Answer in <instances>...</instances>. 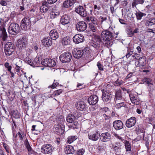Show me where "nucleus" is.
<instances>
[{"label": "nucleus", "instance_id": "nucleus-5", "mask_svg": "<svg viewBox=\"0 0 155 155\" xmlns=\"http://www.w3.org/2000/svg\"><path fill=\"white\" fill-rule=\"evenodd\" d=\"M101 91L102 94V99L103 101L107 104L110 103L113 97L112 94L104 89H103Z\"/></svg>", "mask_w": 155, "mask_h": 155}, {"label": "nucleus", "instance_id": "nucleus-55", "mask_svg": "<svg viewBox=\"0 0 155 155\" xmlns=\"http://www.w3.org/2000/svg\"><path fill=\"white\" fill-rule=\"evenodd\" d=\"M97 66L99 70H100L103 71L104 70L103 65L99 62H97Z\"/></svg>", "mask_w": 155, "mask_h": 155}, {"label": "nucleus", "instance_id": "nucleus-9", "mask_svg": "<svg viewBox=\"0 0 155 155\" xmlns=\"http://www.w3.org/2000/svg\"><path fill=\"white\" fill-rule=\"evenodd\" d=\"M101 38L104 40H111L113 38L112 33L109 31L105 30L103 31L101 33Z\"/></svg>", "mask_w": 155, "mask_h": 155}, {"label": "nucleus", "instance_id": "nucleus-2", "mask_svg": "<svg viewBox=\"0 0 155 155\" xmlns=\"http://www.w3.org/2000/svg\"><path fill=\"white\" fill-rule=\"evenodd\" d=\"M8 31L9 34L13 35H16L20 31V26L16 23H11L9 26Z\"/></svg>", "mask_w": 155, "mask_h": 155}, {"label": "nucleus", "instance_id": "nucleus-15", "mask_svg": "<svg viewBox=\"0 0 155 155\" xmlns=\"http://www.w3.org/2000/svg\"><path fill=\"white\" fill-rule=\"evenodd\" d=\"M84 40V37L81 34H76L73 38V42L76 44L81 43Z\"/></svg>", "mask_w": 155, "mask_h": 155}, {"label": "nucleus", "instance_id": "nucleus-47", "mask_svg": "<svg viewBox=\"0 0 155 155\" xmlns=\"http://www.w3.org/2000/svg\"><path fill=\"white\" fill-rule=\"evenodd\" d=\"M85 150L83 148H81L77 150L76 153L78 155H83L84 153Z\"/></svg>", "mask_w": 155, "mask_h": 155}, {"label": "nucleus", "instance_id": "nucleus-10", "mask_svg": "<svg viewBox=\"0 0 155 155\" xmlns=\"http://www.w3.org/2000/svg\"><path fill=\"white\" fill-rule=\"evenodd\" d=\"M41 64L45 67H54L56 64L55 61L51 58L45 59L41 62Z\"/></svg>", "mask_w": 155, "mask_h": 155}, {"label": "nucleus", "instance_id": "nucleus-54", "mask_svg": "<svg viewBox=\"0 0 155 155\" xmlns=\"http://www.w3.org/2000/svg\"><path fill=\"white\" fill-rule=\"evenodd\" d=\"M63 5L64 7V8H68L71 7L70 4H69V3H68V2L67 0L63 2Z\"/></svg>", "mask_w": 155, "mask_h": 155}, {"label": "nucleus", "instance_id": "nucleus-8", "mask_svg": "<svg viewBox=\"0 0 155 155\" xmlns=\"http://www.w3.org/2000/svg\"><path fill=\"white\" fill-rule=\"evenodd\" d=\"M53 150V147L50 144H45L42 146L41 148V152L45 154L51 153Z\"/></svg>", "mask_w": 155, "mask_h": 155}, {"label": "nucleus", "instance_id": "nucleus-12", "mask_svg": "<svg viewBox=\"0 0 155 155\" xmlns=\"http://www.w3.org/2000/svg\"><path fill=\"white\" fill-rule=\"evenodd\" d=\"M76 107L77 109L81 111L86 110L87 107L85 103L83 101H78L75 104Z\"/></svg>", "mask_w": 155, "mask_h": 155}, {"label": "nucleus", "instance_id": "nucleus-42", "mask_svg": "<svg viewBox=\"0 0 155 155\" xmlns=\"http://www.w3.org/2000/svg\"><path fill=\"white\" fill-rule=\"evenodd\" d=\"M17 135L18 136L19 140H23V137L24 138V136H26V134H25L23 132L21 133L20 132H18L17 133Z\"/></svg>", "mask_w": 155, "mask_h": 155}, {"label": "nucleus", "instance_id": "nucleus-64", "mask_svg": "<svg viewBox=\"0 0 155 155\" xmlns=\"http://www.w3.org/2000/svg\"><path fill=\"white\" fill-rule=\"evenodd\" d=\"M77 87L79 89H81L83 88L84 85L83 84L78 83Z\"/></svg>", "mask_w": 155, "mask_h": 155}, {"label": "nucleus", "instance_id": "nucleus-3", "mask_svg": "<svg viewBox=\"0 0 155 155\" xmlns=\"http://www.w3.org/2000/svg\"><path fill=\"white\" fill-rule=\"evenodd\" d=\"M28 39L25 36H23L19 39L17 41V45L20 50L21 51H24L28 45Z\"/></svg>", "mask_w": 155, "mask_h": 155}, {"label": "nucleus", "instance_id": "nucleus-50", "mask_svg": "<svg viewBox=\"0 0 155 155\" xmlns=\"http://www.w3.org/2000/svg\"><path fill=\"white\" fill-rule=\"evenodd\" d=\"M90 19L91 20L90 21H91L92 23H91L92 24L97 25V19L96 18L94 17H90Z\"/></svg>", "mask_w": 155, "mask_h": 155}, {"label": "nucleus", "instance_id": "nucleus-39", "mask_svg": "<svg viewBox=\"0 0 155 155\" xmlns=\"http://www.w3.org/2000/svg\"><path fill=\"white\" fill-rule=\"evenodd\" d=\"M101 19V23H102L104 21H106L107 19H109L110 17L107 15L104 14L100 17Z\"/></svg>", "mask_w": 155, "mask_h": 155}, {"label": "nucleus", "instance_id": "nucleus-43", "mask_svg": "<svg viewBox=\"0 0 155 155\" xmlns=\"http://www.w3.org/2000/svg\"><path fill=\"white\" fill-rule=\"evenodd\" d=\"M83 54H88L90 53V48L88 47H85L82 50Z\"/></svg>", "mask_w": 155, "mask_h": 155}, {"label": "nucleus", "instance_id": "nucleus-51", "mask_svg": "<svg viewBox=\"0 0 155 155\" xmlns=\"http://www.w3.org/2000/svg\"><path fill=\"white\" fill-rule=\"evenodd\" d=\"M48 8L47 6H41L40 7V11L41 12H45L48 10Z\"/></svg>", "mask_w": 155, "mask_h": 155}, {"label": "nucleus", "instance_id": "nucleus-29", "mask_svg": "<svg viewBox=\"0 0 155 155\" xmlns=\"http://www.w3.org/2000/svg\"><path fill=\"white\" fill-rule=\"evenodd\" d=\"M82 53V50H76V51H74V52H73V54L75 58H79L81 57L82 55H83Z\"/></svg>", "mask_w": 155, "mask_h": 155}, {"label": "nucleus", "instance_id": "nucleus-6", "mask_svg": "<svg viewBox=\"0 0 155 155\" xmlns=\"http://www.w3.org/2000/svg\"><path fill=\"white\" fill-rule=\"evenodd\" d=\"M15 51L13 44L11 42H8L5 45L4 52L7 56L11 55Z\"/></svg>", "mask_w": 155, "mask_h": 155}, {"label": "nucleus", "instance_id": "nucleus-23", "mask_svg": "<svg viewBox=\"0 0 155 155\" xmlns=\"http://www.w3.org/2000/svg\"><path fill=\"white\" fill-rule=\"evenodd\" d=\"M70 18L67 14H65L61 16L60 22L64 25H68L70 24Z\"/></svg>", "mask_w": 155, "mask_h": 155}, {"label": "nucleus", "instance_id": "nucleus-30", "mask_svg": "<svg viewBox=\"0 0 155 155\" xmlns=\"http://www.w3.org/2000/svg\"><path fill=\"white\" fill-rule=\"evenodd\" d=\"M75 151L73 147L68 145L66 147L65 152L67 154L73 153H74Z\"/></svg>", "mask_w": 155, "mask_h": 155}, {"label": "nucleus", "instance_id": "nucleus-59", "mask_svg": "<svg viewBox=\"0 0 155 155\" xmlns=\"http://www.w3.org/2000/svg\"><path fill=\"white\" fill-rule=\"evenodd\" d=\"M71 6H72L75 3L76 0H67Z\"/></svg>", "mask_w": 155, "mask_h": 155}, {"label": "nucleus", "instance_id": "nucleus-49", "mask_svg": "<svg viewBox=\"0 0 155 155\" xmlns=\"http://www.w3.org/2000/svg\"><path fill=\"white\" fill-rule=\"evenodd\" d=\"M106 42L105 43V45L107 48H109L112 46L113 45V42L111 40L105 41Z\"/></svg>", "mask_w": 155, "mask_h": 155}, {"label": "nucleus", "instance_id": "nucleus-45", "mask_svg": "<svg viewBox=\"0 0 155 155\" xmlns=\"http://www.w3.org/2000/svg\"><path fill=\"white\" fill-rule=\"evenodd\" d=\"M143 13L140 12H136V15L137 20H140L142 17L143 16Z\"/></svg>", "mask_w": 155, "mask_h": 155}, {"label": "nucleus", "instance_id": "nucleus-21", "mask_svg": "<svg viewBox=\"0 0 155 155\" xmlns=\"http://www.w3.org/2000/svg\"><path fill=\"white\" fill-rule=\"evenodd\" d=\"M0 38H1L4 41H5L7 38L8 36L5 28L2 26H0Z\"/></svg>", "mask_w": 155, "mask_h": 155}, {"label": "nucleus", "instance_id": "nucleus-61", "mask_svg": "<svg viewBox=\"0 0 155 155\" xmlns=\"http://www.w3.org/2000/svg\"><path fill=\"white\" fill-rule=\"evenodd\" d=\"M3 145L6 152L8 153H9V150L8 145L5 143H3Z\"/></svg>", "mask_w": 155, "mask_h": 155}, {"label": "nucleus", "instance_id": "nucleus-36", "mask_svg": "<svg viewBox=\"0 0 155 155\" xmlns=\"http://www.w3.org/2000/svg\"><path fill=\"white\" fill-rule=\"evenodd\" d=\"M124 144L126 150L127 151H131V144L127 140H125L124 142L123 143Z\"/></svg>", "mask_w": 155, "mask_h": 155}, {"label": "nucleus", "instance_id": "nucleus-37", "mask_svg": "<svg viewBox=\"0 0 155 155\" xmlns=\"http://www.w3.org/2000/svg\"><path fill=\"white\" fill-rule=\"evenodd\" d=\"M119 102L120 101H118L117 103H115L116 104L115 107L117 109H120L122 107H126V105L125 102Z\"/></svg>", "mask_w": 155, "mask_h": 155}, {"label": "nucleus", "instance_id": "nucleus-11", "mask_svg": "<svg viewBox=\"0 0 155 155\" xmlns=\"http://www.w3.org/2000/svg\"><path fill=\"white\" fill-rule=\"evenodd\" d=\"M75 12L82 17H86L87 12L86 9L82 6L79 5L75 8Z\"/></svg>", "mask_w": 155, "mask_h": 155}, {"label": "nucleus", "instance_id": "nucleus-41", "mask_svg": "<svg viewBox=\"0 0 155 155\" xmlns=\"http://www.w3.org/2000/svg\"><path fill=\"white\" fill-rule=\"evenodd\" d=\"M40 58L39 57L38 58H36L34 61V63L33 64H34L35 66H38L41 63V60L39 59Z\"/></svg>", "mask_w": 155, "mask_h": 155}, {"label": "nucleus", "instance_id": "nucleus-46", "mask_svg": "<svg viewBox=\"0 0 155 155\" xmlns=\"http://www.w3.org/2000/svg\"><path fill=\"white\" fill-rule=\"evenodd\" d=\"M62 89H59L54 91L52 95L54 96H58L62 92Z\"/></svg>", "mask_w": 155, "mask_h": 155}, {"label": "nucleus", "instance_id": "nucleus-62", "mask_svg": "<svg viewBox=\"0 0 155 155\" xmlns=\"http://www.w3.org/2000/svg\"><path fill=\"white\" fill-rule=\"evenodd\" d=\"M57 0H47V2L48 4H52L57 1Z\"/></svg>", "mask_w": 155, "mask_h": 155}, {"label": "nucleus", "instance_id": "nucleus-40", "mask_svg": "<svg viewBox=\"0 0 155 155\" xmlns=\"http://www.w3.org/2000/svg\"><path fill=\"white\" fill-rule=\"evenodd\" d=\"M144 81L145 83L147 84L148 86L151 87L153 85V84L151 80L148 78H146L144 79Z\"/></svg>", "mask_w": 155, "mask_h": 155}, {"label": "nucleus", "instance_id": "nucleus-14", "mask_svg": "<svg viewBox=\"0 0 155 155\" xmlns=\"http://www.w3.org/2000/svg\"><path fill=\"white\" fill-rule=\"evenodd\" d=\"M76 27L78 31H83L86 29L87 25L85 22L81 21L78 22Z\"/></svg>", "mask_w": 155, "mask_h": 155}, {"label": "nucleus", "instance_id": "nucleus-60", "mask_svg": "<svg viewBox=\"0 0 155 155\" xmlns=\"http://www.w3.org/2000/svg\"><path fill=\"white\" fill-rule=\"evenodd\" d=\"M0 4L2 6H6L7 3L6 1L3 0H0Z\"/></svg>", "mask_w": 155, "mask_h": 155}, {"label": "nucleus", "instance_id": "nucleus-33", "mask_svg": "<svg viewBox=\"0 0 155 155\" xmlns=\"http://www.w3.org/2000/svg\"><path fill=\"white\" fill-rule=\"evenodd\" d=\"M67 121L68 122L70 123H72L74 122L75 119V117L72 114H69L66 118Z\"/></svg>", "mask_w": 155, "mask_h": 155}, {"label": "nucleus", "instance_id": "nucleus-57", "mask_svg": "<svg viewBox=\"0 0 155 155\" xmlns=\"http://www.w3.org/2000/svg\"><path fill=\"white\" fill-rule=\"evenodd\" d=\"M115 136L117 138L119 139L123 143L124 142L125 140H124V139L122 138L121 137H120V136L118 134H115Z\"/></svg>", "mask_w": 155, "mask_h": 155}, {"label": "nucleus", "instance_id": "nucleus-24", "mask_svg": "<svg viewBox=\"0 0 155 155\" xmlns=\"http://www.w3.org/2000/svg\"><path fill=\"white\" fill-rule=\"evenodd\" d=\"M41 42L43 45L46 47H48L52 44V39L49 37L44 38Z\"/></svg>", "mask_w": 155, "mask_h": 155}, {"label": "nucleus", "instance_id": "nucleus-17", "mask_svg": "<svg viewBox=\"0 0 155 155\" xmlns=\"http://www.w3.org/2000/svg\"><path fill=\"white\" fill-rule=\"evenodd\" d=\"M89 139L93 141H97L100 137L99 131H96L93 133H90L88 135Z\"/></svg>", "mask_w": 155, "mask_h": 155}, {"label": "nucleus", "instance_id": "nucleus-18", "mask_svg": "<svg viewBox=\"0 0 155 155\" xmlns=\"http://www.w3.org/2000/svg\"><path fill=\"white\" fill-rule=\"evenodd\" d=\"M113 126L116 130H120L123 127V124L122 122L120 120L114 121L113 123Z\"/></svg>", "mask_w": 155, "mask_h": 155}, {"label": "nucleus", "instance_id": "nucleus-48", "mask_svg": "<svg viewBox=\"0 0 155 155\" xmlns=\"http://www.w3.org/2000/svg\"><path fill=\"white\" fill-rule=\"evenodd\" d=\"M56 81L54 80L53 83L51 85L49 86L48 88L51 87L52 89L55 88L59 84V83L58 82H56Z\"/></svg>", "mask_w": 155, "mask_h": 155}, {"label": "nucleus", "instance_id": "nucleus-58", "mask_svg": "<svg viewBox=\"0 0 155 155\" xmlns=\"http://www.w3.org/2000/svg\"><path fill=\"white\" fill-rule=\"evenodd\" d=\"M134 51H130L129 52H127V53L126 55V58H129L132 55L134 54Z\"/></svg>", "mask_w": 155, "mask_h": 155}, {"label": "nucleus", "instance_id": "nucleus-16", "mask_svg": "<svg viewBox=\"0 0 155 155\" xmlns=\"http://www.w3.org/2000/svg\"><path fill=\"white\" fill-rule=\"evenodd\" d=\"M129 96L131 101L133 104L137 105L140 104V101L137 95L130 93Z\"/></svg>", "mask_w": 155, "mask_h": 155}, {"label": "nucleus", "instance_id": "nucleus-19", "mask_svg": "<svg viewBox=\"0 0 155 155\" xmlns=\"http://www.w3.org/2000/svg\"><path fill=\"white\" fill-rule=\"evenodd\" d=\"M111 139V135L108 132L102 133L100 135V139L103 142H106L109 141Z\"/></svg>", "mask_w": 155, "mask_h": 155}, {"label": "nucleus", "instance_id": "nucleus-63", "mask_svg": "<svg viewBox=\"0 0 155 155\" xmlns=\"http://www.w3.org/2000/svg\"><path fill=\"white\" fill-rule=\"evenodd\" d=\"M127 31V34L129 36H131L134 35V33L131 29H128Z\"/></svg>", "mask_w": 155, "mask_h": 155}, {"label": "nucleus", "instance_id": "nucleus-26", "mask_svg": "<svg viewBox=\"0 0 155 155\" xmlns=\"http://www.w3.org/2000/svg\"><path fill=\"white\" fill-rule=\"evenodd\" d=\"M138 64L140 67H146L147 61L145 56H143L139 58L138 59Z\"/></svg>", "mask_w": 155, "mask_h": 155}, {"label": "nucleus", "instance_id": "nucleus-22", "mask_svg": "<svg viewBox=\"0 0 155 155\" xmlns=\"http://www.w3.org/2000/svg\"><path fill=\"white\" fill-rule=\"evenodd\" d=\"M123 99L122 96V91L121 90H118L115 91V95L114 100L115 103H117Z\"/></svg>", "mask_w": 155, "mask_h": 155}, {"label": "nucleus", "instance_id": "nucleus-31", "mask_svg": "<svg viewBox=\"0 0 155 155\" xmlns=\"http://www.w3.org/2000/svg\"><path fill=\"white\" fill-rule=\"evenodd\" d=\"M24 142L25 145L28 152L31 153H32L33 151L32 150L31 147L30 146V144L28 142V140L26 138L24 141Z\"/></svg>", "mask_w": 155, "mask_h": 155}, {"label": "nucleus", "instance_id": "nucleus-35", "mask_svg": "<svg viewBox=\"0 0 155 155\" xmlns=\"http://www.w3.org/2000/svg\"><path fill=\"white\" fill-rule=\"evenodd\" d=\"M78 138V136H69L67 139V142L69 143L73 142Z\"/></svg>", "mask_w": 155, "mask_h": 155}, {"label": "nucleus", "instance_id": "nucleus-52", "mask_svg": "<svg viewBox=\"0 0 155 155\" xmlns=\"http://www.w3.org/2000/svg\"><path fill=\"white\" fill-rule=\"evenodd\" d=\"M145 25L146 26L149 27L153 25H155V22H151L150 21H147L145 22Z\"/></svg>", "mask_w": 155, "mask_h": 155}, {"label": "nucleus", "instance_id": "nucleus-28", "mask_svg": "<svg viewBox=\"0 0 155 155\" xmlns=\"http://www.w3.org/2000/svg\"><path fill=\"white\" fill-rule=\"evenodd\" d=\"M55 131L59 134H62L64 130V126L62 124H58L55 125Z\"/></svg>", "mask_w": 155, "mask_h": 155}, {"label": "nucleus", "instance_id": "nucleus-4", "mask_svg": "<svg viewBox=\"0 0 155 155\" xmlns=\"http://www.w3.org/2000/svg\"><path fill=\"white\" fill-rule=\"evenodd\" d=\"M31 26L30 18L28 17L24 18L21 22L20 27L23 30L26 31L30 29Z\"/></svg>", "mask_w": 155, "mask_h": 155}, {"label": "nucleus", "instance_id": "nucleus-27", "mask_svg": "<svg viewBox=\"0 0 155 155\" xmlns=\"http://www.w3.org/2000/svg\"><path fill=\"white\" fill-rule=\"evenodd\" d=\"M61 42L63 46H66L70 45L71 42V39L68 36H65L61 39Z\"/></svg>", "mask_w": 155, "mask_h": 155}, {"label": "nucleus", "instance_id": "nucleus-25", "mask_svg": "<svg viewBox=\"0 0 155 155\" xmlns=\"http://www.w3.org/2000/svg\"><path fill=\"white\" fill-rule=\"evenodd\" d=\"M50 37L54 40H56L59 37V34L57 30L53 29L49 33Z\"/></svg>", "mask_w": 155, "mask_h": 155}, {"label": "nucleus", "instance_id": "nucleus-53", "mask_svg": "<svg viewBox=\"0 0 155 155\" xmlns=\"http://www.w3.org/2000/svg\"><path fill=\"white\" fill-rule=\"evenodd\" d=\"M5 67L7 68L8 71H10L11 70L12 67L11 65H9V63L8 62H6L4 64Z\"/></svg>", "mask_w": 155, "mask_h": 155}, {"label": "nucleus", "instance_id": "nucleus-7", "mask_svg": "<svg viewBox=\"0 0 155 155\" xmlns=\"http://www.w3.org/2000/svg\"><path fill=\"white\" fill-rule=\"evenodd\" d=\"M60 61L63 63L69 62L72 58L71 54L68 52H66L62 54L60 56Z\"/></svg>", "mask_w": 155, "mask_h": 155}, {"label": "nucleus", "instance_id": "nucleus-20", "mask_svg": "<svg viewBox=\"0 0 155 155\" xmlns=\"http://www.w3.org/2000/svg\"><path fill=\"white\" fill-rule=\"evenodd\" d=\"M98 98L95 95H91L88 99V102L91 105H94L98 102Z\"/></svg>", "mask_w": 155, "mask_h": 155}, {"label": "nucleus", "instance_id": "nucleus-13", "mask_svg": "<svg viewBox=\"0 0 155 155\" xmlns=\"http://www.w3.org/2000/svg\"><path fill=\"white\" fill-rule=\"evenodd\" d=\"M137 120L134 117H132L127 120L125 125L128 128H130L134 126L136 123Z\"/></svg>", "mask_w": 155, "mask_h": 155}, {"label": "nucleus", "instance_id": "nucleus-38", "mask_svg": "<svg viewBox=\"0 0 155 155\" xmlns=\"http://www.w3.org/2000/svg\"><path fill=\"white\" fill-rule=\"evenodd\" d=\"M144 0H133L132 6L134 8L138 4H142L144 2Z\"/></svg>", "mask_w": 155, "mask_h": 155}, {"label": "nucleus", "instance_id": "nucleus-32", "mask_svg": "<svg viewBox=\"0 0 155 155\" xmlns=\"http://www.w3.org/2000/svg\"><path fill=\"white\" fill-rule=\"evenodd\" d=\"M97 25L94 24L92 23H89V27L90 31L93 33H97V32L98 29L97 28Z\"/></svg>", "mask_w": 155, "mask_h": 155}, {"label": "nucleus", "instance_id": "nucleus-1", "mask_svg": "<svg viewBox=\"0 0 155 155\" xmlns=\"http://www.w3.org/2000/svg\"><path fill=\"white\" fill-rule=\"evenodd\" d=\"M101 41V39L100 36L96 35L90 42V45L96 48L97 50L101 51V52H103V50H101L100 46V43Z\"/></svg>", "mask_w": 155, "mask_h": 155}, {"label": "nucleus", "instance_id": "nucleus-34", "mask_svg": "<svg viewBox=\"0 0 155 155\" xmlns=\"http://www.w3.org/2000/svg\"><path fill=\"white\" fill-rule=\"evenodd\" d=\"M60 15V12L58 10H54L52 11L50 13V16L52 19H54L57 18Z\"/></svg>", "mask_w": 155, "mask_h": 155}, {"label": "nucleus", "instance_id": "nucleus-56", "mask_svg": "<svg viewBox=\"0 0 155 155\" xmlns=\"http://www.w3.org/2000/svg\"><path fill=\"white\" fill-rule=\"evenodd\" d=\"M138 131H140V132L142 133L143 134V140H144V133H145V131L144 129L143 128H139L138 129Z\"/></svg>", "mask_w": 155, "mask_h": 155}, {"label": "nucleus", "instance_id": "nucleus-44", "mask_svg": "<svg viewBox=\"0 0 155 155\" xmlns=\"http://www.w3.org/2000/svg\"><path fill=\"white\" fill-rule=\"evenodd\" d=\"M13 117L15 119L20 118V115L19 113L17 111L13 110Z\"/></svg>", "mask_w": 155, "mask_h": 155}]
</instances>
